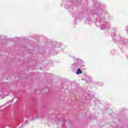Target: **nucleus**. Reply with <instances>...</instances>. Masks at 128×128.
Returning <instances> with one entry per match:
<instances>
[{"label":"nucleus","instance_id":"nucleus-1","mask_svg":"<svg viewBox=\"0 0 128 128\" xmlns=\"http://www.w3.org/2000/svg\"><path fill=\"white\" fill-rule=\"evenodd\" d=\"M82 74V71L80 69L78 68L77 70V74Z\"/></svg>","mask_w":128,"mask_h":128}]
</instances>
